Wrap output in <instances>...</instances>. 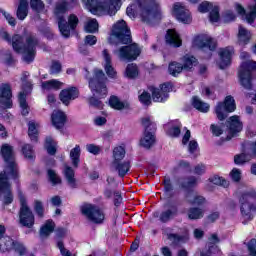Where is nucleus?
<instances>
[{
  "instance_id": "1",
  "label": "nucleus",
  "mask_w": 256,
  "mask_h": 256,
  "mask_svg": "<svg viewBox=\"0 0 256 256\" xmlns=\"http://www.w3.org/2000/svg\"><path fill=\"white\" fill-rule=\"evenodd\" d=\"M0 37L9 45H12L15 53H21L23 61L25 63H33L35 61V55L37 53V45H39V39L34 35H30L26 38L19 34H15L12 37L9 33L2 31Z\"/></svg>"
},
{
  "instance_id": "2",
  "label": "nucleus",
  "mask_w": 256,
  "mask_h": 256,
  "mask_svg": "<svg viewBox=\"0 0 256 256\" xmlns=\"http://www.w3.org/2000/svg\"><path fill=\"white\" fill-rule=\"evenodd\" d=\"M129 17H134L135 13L140 15L144 23H151L161 19V10L155 0H137L126 9Z\"/></svg>"
},
{
  "instance_id": "3",
  "label": "nucleus",
  "mask_w": 256,
  "mask_h": 256,
  "mask_svg": "<svg viewBox=\"0 0 256 256\" xmlns=\"http://www.w3.org/2000/svg\"><path fill=\"white\" fill-rule=\"evenodd\" d=\"M66 13H67V1L65 0L58 1L54 9V15L58 20V27L61 35L67 38L69 37V35H71V30L75 31V29L77 28V25H79V18H77L75 14H72L69 16L68 24H67V20H65Z\"/></svg>"
},
{
  "instance_id": "4",
  "label": "nucleus",
  "mask_w": 256,
  "mask_h": 256,
  "mask_svg": "<svg viewBox=\"0 0 256 256\" xmlns=\"http://www.w3.org/2000/svg\"><path fill=\"white\" fill-rule=\"evenodd\" d=\"M1 155L6 163L5 170L0 172L1 175H9L10 179L19 181V168L17 162H15V152L13 146L9 144H3L1 147Z\"/></svg>"
},
{
  "instance_id": "5",
  "label": "nucleus",
  "mask_w": 256,
  "mask_h": 256,
  "mask_svg": "<svg viewBox=\"0 0 256 256\" xmlns=\"http://www.w3.org/2000/svg\"><path fill=\"white\" fill-rule=\"evenodd\" d=\"M109 41L111 45H117V43L129 45V43H132L131 30H129L124 20H120L114 24Z\"/></svg>"
},
{
  "instance_id": "6",
  "label": "nucleus",
  "mask_w": 256,
  "mask_h": 256,
  "mask_svg": "<svg viewBox=\"0 0 256 256\" xmlns=\"http://www.w3.org/2000/svg\"><path fill=\"white\" fill-rule=\"evenodd\" d=\"M240 211L242 217L251 221L253 219V211H256V192L255 190H249L244 192L240 196Z\"/></svg>"
},
{
  "instance_id": "7",
  "label": "nucleus",
  "mask_w": 256,
  "mask_h": 256,
  "mask_svg": "<svg viewBox=\"0 0 256 256\" xmlns=\"http://www.w3.org/2000/svg\"><path fill=\"white\" fill-rule=\"evenodd\" d=\"M105 81H107V77H105L103 70L94 69V76L89 80V87L94 97H99V99L107 97V86H105Z\"/></svg>"
},
{
  "instance_id": "8",
  "label": "nucleus",
  "mask_w": 256,
  "mask_h": 256,
  "mask_svg": "<svg viewBox=\"0 0 256 256\" xmlns=\"http://www.w3.org/2000/svg\"><path fill=\"white\" fill-rule=\"evenodd\" d=\"M18 197L20 201L19 221L22 227L31 229L35 225V215L29 205H27V199L21 190H18Z\"/></svg>"
},
{
  "instance_id": "9",
  "label": "nucleus",
  "mask_w": 256,
  "mask_h": 256,
  "mask_svg": "<svg viewBox=\"0 0 256 256\" xmlns=\"http://www.w3.org/2000/svg\"><path fill=\"white\" fill-rule=\"evenodd\" d=\"M142 125L145 130L143 137L140 139V145L144 147V149H151V147L155 145V131H157V125L151 121L149 117L142 119Z\"/></svg>"
},
{
  "instance_id": "10",
  "label": "nucleus",
  "mask_w": 256,
  "mask_h": 256,
  "mask_svg": "<svg viewBox=\"0 0 256 256\" xmlns=\"http://www.w3.org/2000/svg\"><path fill=\"white\" fill-rule=\"evenodd\" d=\"M82 3L93 15H97V13H108L110 16L115 15L111 14L113 7H115V3L112 0H82Z\"/></svg>"
},
{
  "instance_id": "11",
  "label": "nucleus",
  "mask_w": 256,
  "mask_h": 256,
  "mask_svg": "<svg viewBox=\"0 0 256 256\" xmlns=\"http://www.w3.org/2000/svg\"><path fill=\"white\" fill-rule=\"evenodd\" d=\"M255 69L256 62L253 60H247L241 64L238 75L240 83L242 87H244V89L249 90L251 89V87H253V85L251 84V72L255 71Z\"/></svg>"
},
{
  "instance_id": "12",
  "label": "nucleus",
  "mask_w": 256,
  "mask_h": 256,
  "mask_svg": "<svg viewBox=\"0 0 256 256\" xmlns=\"http://www.w3.org/2000/svg\"><path fill=\"white\" fill-rule=\"evenodd\" d=\"M81 213L85 215L86 219L91 221V223L101 224L105 220V214L101 211V208L93 204L82 205Z\"/></svg>"
},
{
  "instance_id": "13",
  "label": "nucleus",
  "mask_w": 256,
  "mask_h": 256,
  "mask_svg": "<svg viewBox=\"0 0 256 256\" xmlns=\"http://www.w3.org/2000/svg\"><path fill=\"white\" fill-rule=\"evenodd\" d=\"M114 55H117L120 61H135L141 55V48H139V45L133 43L115 50Z\"/></svg>"
},
{
  "instance_id": "14",
  "label": "nucleus",
  "mask_w": 256,
  "mask_h": 256,
  "mask_svg": "<svg viewBox=\"0 0 256 256\" xmlns=\"http://www.w3.org/2000/svg\"><path fill=\"white\" fill-rule=\"evenodd\" d=\"M9 177L11 176L8 174H0V200L3 205H11L14 199Z\"/></svg>"
},
{
  "instance_id": "15",
  "label": "nucleus",
  "mask_w": 256,
  "mask_h": 256,
  "mask_svg": "<svg viewBox=\"0 0 256 256\" xmlns=\"http://www.w3.org/2000/svg\"><path fill=\"white\" fill-rule=\"evenodd\" d=\"M235 109H237L235 106V99H233V96H227L224 102H219L216 105L215 113L217 115V119H219V121H225V119H227V115H229V113H233Z\"/></svg>"
},
{
  "instance_id": "16",
  "label": "nucleus",
  "mask_w": 256,
  "mask_h": 256,
  "mask_svg": "<svg viewBox=\"0 0 256 256\" xmlns=\"http://www.w3.org/2000/svg\"><path fill=\"white\" fill-rule=\"evenodd\" d=\"M27 77H29V72H23L21 81L23 83V91L19 93L18 101L21 107V113L24 116L29 115V105H27V91H31V82H27Z\"/></svg>"
},
{
  "instance_id": "17",
  "label": "nucleus",
  "mask_w": 256,
  "mask_h": 256,
  "mask_svg": "<svg viewBox=\"0 0 256 256\" xmlns=\"http://www.w3.org/2000/svg\"><path fill=\"white\" fill-rule=\"evenodd\" d=\"M172 13L181 23H191V12H189V9H187L183 3H174Z\"/></svg>"
},
{
  "instance_id": "18",
  "label": "nucleus",
  "mask_w": 256,
  "mask_h": 256,
  "mask_svg": "<svg viewBox=\"0 0 256 256\" xmlns=\"http://www.w3.org/2000/svg\"><path fill=\"white\" fill-rule=\"evenodd\" d=\"M193 46L199 49H209V51H215L217 42L207 35H198L193 40Z\"/></svg>"
},
{
  "instance_id": "19",
  "label": "nucleus",
  "mask_w": 256,
  "mask_h": 256,
  "mask_svg": "<svg viewBox=\"0 0 256 256\" xmlns=\"http://www.w3.org/2000/svg\"><path fill=\"white\" fill-rule=\"evenodd\" d=\"M12 97L11 85L2 84L0 86V105L5 109H11V107H13Z\"/></svg>"
},
{
  "instance_id": "20",
  "label": "nucleus",
  "mask_w": 256,
  "mask_h": 256,
  "mask_svg": "<svg viewBox=\"0 0 256 256\" xmlns=\"http://www.w3.org/2000/svg\"><path fill=\"white\" fill-rule=\"evenodd\" d=\"M167 207H168V209H166L160 213L159 221H161V223H169V221H171V219H173L174 217H177V215H179V208L177 207V205L168 203Z\"/></svg>"
},
{
  "instance_id": "21",
  "label": "nucleus",
  "mask_w": 256,
  "mask_h": 256,
  "mask_svg": "<svg viewBox=\"0 0 256 256\" xmlns=\"http://www.w3.org/2000/svg\"><path fill=\"white\" fill-rule=\"evenodd\" d=\"M220 55V61H219V67L221 69H226V67H229L231 65V57H233V47L229 46L226 48H222L219 51Z\"/></svg>"
},
{
  "instance_id": "22",
  "label": "nucleus",
  "mask_w": 256,
  "mask_h": 256,
  "mask_svg": "<svg viewBox=\"0 0 256 256\" xmlns=\"http://www.w3.org/2000/svg\"><path fill=\"white\" fill-rule=\"evenodd\" d=\"M52 125L55 129H63L65 127V123H67V115L61 110H54L52 115Z\"/></svg>"
},
{
  "instance_id": "23",
  "label": "nucleus",
  "mask_w": 256,
  "mask_h": 256,
  "mask_svg": "<svg viewBox=\"0 0 256 256\" xmlns=\"http://www.w3.org/2000/svg\"><path fill=\"white\" fill-rule=\"evenodd\" d=\"M103 59H104V69L106 71V75L108 77H111L112 79H115L117 77V72L115 71V68H113L112 60H111V54H109V50L104 49L102 52Z\"/></svg>"
},
{
  "instance_id": "24",
  "label": "nucleus",
  "mask_w": 256,
  "mask_h": 256,
  "mask_svg": "<svg viewBox=\"0 0 256 256\" xmlns=\"http://www.w3.org/2000/svg\"><path fill=\"white\" fill-rule=\"evenodd\" d=\"M59 97L64 105H69V101H73L79 97V91L75 87L64 89L60 92Z\"/></svg>"
},
{
  "instance_id": "25",
  "label": "nucleus",
  "mask_w": 256,
  "mask_h": 256,
  "mask_svg": "<svg viewBox=\"0 0 256 256\" xmlns=\"http://www.w3.org/2000/svg\"><path fill=\"white\" fill-rule=\"evenodd\" d=\"M227 127L230 133L235 135L236 133H241V131H243V122H241L239 116L235 115L227 120Z\"/></svg>"
},
{
  "instance_id": "26",
  "label": "nucleus",
  "mask_w": 256,
  "mask_h": 256,
  "mask_svg": "<svg viewBox=\"0 0 256 256\" xmlns=\"http://www.w3.org/2000/svg\"><path fill=\"white\" fill-rule=\"evenodd\" d=\"M112 169L117 171L119 177H125L131 169V162L129 161H113L112 162Z\"/></svg>"
},
{
  "instance_id": "27",
  "label": "nucleus",
  "mask_w": 256,
  "mask_h": 256,
  "mask_svg": "<svg viewBox=\"0 0 256 256\" xmlns=\"http://www.w3.org/2000/svg\"><path fill=\"white\" fill-rule=\"evenodd\" d=\"M166 43L171 47H181L183 42L175 30L169 29L166 33Z\"/></svg>"
},
{
  "instance_id": "28",
  "label": "nucleus",
  "mask_w": 256,
  "mask_h": 256,
  "mask_svg": "<svg viewBox=\"0 0 256 256\" xmlns=\"http://www.w3.org/2000/svg\"><path fill=\"white\" fill-rule=\"evenodd\" d=\"M150 91L152 93V99L155 103H163L169 99V94L163 93L161 88L151 86Z\"/></svg>"
},
{
  "instance_id": "29",
  "label": "nucleus",
  "mask_w": 256,
  "mask_h": 256,
  "mask_svg": "<svg viewBox=\"0 0 256 256\" xmlns=\"http://www.w3.org/2000/svg\"><path fill=\"white\" fill-rule=\"evenodd\" d=\"M63 174L65 179L67 180L68 185L72 187V189H75L77 187V184L75 183V171L71 166L65 165Z\"/></svg>"
},
{
  "instance_id": "30",
  "label": "nucleus",
  "mask_w": 256,
  "mask_h": 256,
  "mask_svg": "<svg viewBox=\"0 0 256 256\" xmlns=\"http://www.w3.org/2000/svg\"><path fill=\"white\" fill-rule=\"evenodd\" d=\"M205 210L199 207H191L188 209L187 216L191 221H197V219H203Z\"/></svg>"
},
{
  "instance_id": "31",
  "label": "nucleus",
  "mask_w": 256,
  "mask_h": 256,
  "mask_svg": "<svg viewBox=\"0 0 256 256\" xmlns=\"http://www.w3.org/2000/svg\"><path fill=\"white\" fill-rule=\"evenodd\" d=\"M29 2L27 0H20L16 15L20 21H23L29 13Z\"/></svg>"
},
{
  "instance_id": "32",
  "label": "nucleus",
  "mask_w": 256,
  "mask_h": 256,
  "mask_svg": "<svg viewBox=\"0 0 256 256\" xmlns=\"http://www.w3.org/2000/svg\"><path fill=\"white\" fill-rule=\"evenodd\" d=\"M15 247V241L11 239L9 236H5L0 239V251L2 253H7V251H11Z\"/></svg>"
},
{
  "instance_id": "33",
  "label": "nucleus",
  "mask_w": 256,
  "mask_h": 256,
  "mask_svg": "<svg viewBox=\"0 0 256 256\" xmlns=\"http://www.w3.org/2000/svg\"><path fill=\"white\" fill-rule=\"evenodd\" d=\"M70 159L72 161L73 167L77 169V167H79V163L81 162V146L76 145L70 151Z\"/></svg>"
},
{
  "instance_id": "34",
  "label": "nucleus",
  "mask_w": 256,
  "mask_h": 256,
  "mask_svg": "<svg viewBox=\"0 0 256 256\" xmlns=\"http://www.w3.org/2000/svg\"><path fill=\"white\" fill-rule=\"evenodd\" d=\"M109 104L112 109H116L117 111H121L122 109H129L128 102H122L116 96L110 97Z\"/></svg>"
},
{
  "instance_id": "35",
  "label": "nucleus",
  "mask_w": 256,
  "mask_h": 256,
  "mask_svg": "<svg viewBox=\"0 0 256 256\" xmlns=\"http://www.w3.org/2000/svg\"><path fill=\"white\" fill-rule=\"evenodd\" d=\"M182 63H183L182 67L185 71H191V68L197 65V58L187 54L183 56Z\"/></svg>"
},
{
  "instance_id": "36",
  "label": "nucleus",
  "mask_w": 256,
  "mask_h": 256,
  "mask_svg": "<svg viewBox=\"0 0 256 256\" xmlns=\"http://www.w3.org/2000/svg\"><path fill=\"white\" fill-rule=\"evenodd\" d=\"M192 105L194 109H197V111H200L201 113H207L209 111V104L201 101L197 96L192 98Z\"/></svg>"
},
{
  "instance_id": "37",
  "label": "nucleus",
  "mask_w": 256,
  "mask_h": 256,
  "mask_svg": "<svg viewBox=\"0 0 256 256\" xmlns=\"http://www.w3.org/2000/svg\"><path fill=\"white\" fill-rule=\"evenodd\" d=\"M53 231H55V222L53 220H47L40 229V236L49 237V234L53 233Z\"/></svg>"
},
{
  "instance_id": "38",
  "label": "nucleus",
  "mask_w": 256,
  "mask_h": 256,
  "mask_svg": "<svg viewBox=\"0 0 256 256\" xmlns=\"http://www.w3.org/2000/svg\"><path fill=\"white\" fill-rule=\"evenodd\" d=\"M252 155L249 152H242L234 156L235 165H245V163H249L251 161Z\"/></svg>"
},
{
  "instance_id": "39",
  "label": "nucleus",
  "mask_w": 256,
  "mask_h": 256,
  "mask_svg": "<svg viewBox=\"0 0 256 256\" xmlns=\"http://www.w3.org/2000/svg\"><path fill=\"white\" fill-rule=\"evenodd\" d=\"M238 39L240 43L247 45L251 39V32L243 26H239Z\"/></svg>"
},
{
  "instance_id": "40",
  "label": "nucleus",
  "mask_w": 256,
  "mask_h": 256,
  "mask_svg": "<svg viewBox=\"0 0 256 256\" xmlns=\"http://www.w3.org/2000/svg\"><path fill=\"white\" fill-rule=\"evenodd\" d=\"M61 87H63V82L55 79L42 82V89H45L46 91H51V89L58 90L61 89Z\"/></svg>"
},
{
  "instance_id": "41",
  "label": "nucleus",
  "mask_w": 256,
  "mask_h": 256,
  "mask_svg": "<svg viewBox=\"0 0 256 256\" xmlns=\"http://www.w3.org/2000/svg\"><path fill=\"white\" fill-rule=\"evenodd\" d=\"M219 236L217 234H211L210 237L208 238V252L209 253H215L217 249V243H219Z\"/></svg>"
},
{
  "instance_id": "42",
  "label": "nucleus",
  "mask_w": 256,
  "mask_h": 256,
  "mask_svg": "<svg viewBox=\"0 0 256 256\" xmlns=\"http://www.w3.org/2000/svg\"><path fill=\"white\" fill-rule=\"evenodd\" d=\"M168 71L173 77H177L183 71V64L179 62H171L168 66Z\"/></svg>"
},
{
  "instance_id": "43",
  "label": "nucleus",
  "mask_w": 256,
  "mask_h": 256,
  "mask_svg": "<svg viewBox=\"0 0 256 256\" xmlns=\"http://www.w3.org/2000/svg\"><path fill=\"white\" fill-rule=\"evenodd\" d=\"M34 211L39 219H43V217H45V206L41 200L34 201Z\"/></svg>"
},
{
  "instance_id": "44",
  "label": "nucleus",
  "mask_w": 256,
  "mask_h": 256,
  "mask_svg": "<svg viewBox=\"0 0 256 256\" xmlns=\"http://www.w3.org/2000/svg\"><path fill=\"white\" fill-rule=\"evenodd\" d=\"M84 29L86 33H95L99 29V23L96 19H90L86 22Z\"/></svg>"
},
{
  "instance_id": "45",
  "label": "nucleus",
  "mask_w": 256,
  "mask_h": 256,
  "mask_svg": "<svg viewBox=\"0 0 256 256\" xmlns=\"http://www.w3.org/2000/svg\"><path fill=\"white\" fill-rule=\"evenodd\" d=\"M45 149L49 155H55L57 148L55 147V141L51 137H46Z\"/></svg>"
},
{
  "instance_id": "46",
  "label": "nucleus",
  "mask_w": 256,
  "mask_h": 256,
  "mask_svg": "<svg viewBox=\"0 0 256 256\" xmlns=\"http://www.w3.org/2000/svg\"><path fill=\"white\" fill-rule=\"evenodd\" d=\"M113 161H123L125 159V148L123 146H117L113 150Z\"/></svg>"
},
{
  "instance_id": "47",
  "label": "nucleus",
  "mask_w": 256,
  "mask_h": 256,
  "mask_svg": "<svg viewBox=\"0 0 256 256\" xmlns=\"http://www.w3.org/2000/svg\"><path fill=\"white\" fill-rule=\"evenodd\" d=\"M126 75L129 79H135L139 75V68L137 64H128L126 67Z\"/></svg>"
},
{
  "instance_id": "48",
  "label": "nucleus",
  "mask_w": 256,
  "mask_h": 256,
  "mask_svg": "<svg viewBox=\"0 0 256 256\" xmlns=\"http://www.w3.org/2000/svg\"><path fill=\"white\" fill-rule=\"evenodd\" d=\"M37 127H39V124H36L35 122L28 123V135L31 141H37Z\"/></svg>"
},
{
  "instance_id": "49",
  "label": "nucleus",
  "mask_w": 256,
  "mask_h": 256,
  "mask_svg": "<svg viewBox=\"0 0 256 256\" xmlns=\"http://www.w3.org/2000/svg\"><path fill=\"white\" fill-rule=\"evenodd\" d=\"M22 153L26 159H35V151L31 144H24L22 146Z\"/></svg>"
},
{
  "instance_id": "50",
  "label": "nucleus",
  "mask_w": 256,
  "mask_h": 256,
  "mask_svg": "<svg viewBox=\"0 0 256 256\" xmlns=\"http://www.w3.org/2000/svg\"><path fill=\"white\" fill-rule=\"evenodd\" d=\"M0 60L3 63H6V65H12V63H13V56L11 55V51H9V50L1 51V53H0Z\"/></svg>"
},
{
  "instance_id": "51",
  "label": "nucleus",
  "mask_w": 256,
  "mask_h": 256,
  "mask_svg": "<svg viewBox=\"0 0 256 256\" xmlns=\"http://www.w3.org/2000/svg\"><path fill=\"white\" fill-rule=\"evenodd\" d=\"M30 6L33 11H37V13H41L43 9H45V4L41 0H30Z\"/></svg>"
},
{
  "instance_id": "52",
  "label": "nucleus",
  "mask_w": 256,
  "mask_h": 256,
  "mask_svg": "<svg viewBox=\"0 0 256 256\" xmlns=\"http://www.w3.org/2000/svg\"><path fill=\"white\" fill-rule=\"evenodd\" d=\"M211 183L214 185H220L221 187H229V181L225 180V178L220 176H213L210 178Z\"/></svg>"
},
{
  "instance_id": "53",
  "label": "nucleus",
  "mask_w": 256,
  "mask_h": 256,
  "mask_svg": "<svg viewBox=\"0 0 256 256\" xmlns=\"http://www.w3.org/2000/svg\"><path fill=\"white\" fill-rule=\"evenodd\" d=\"M47 173L48 179L52 183V185H59L61 183V178L59 177V175H57L56 172H54V170L49 169Z\"/></svg>"
},
{
  "instance_id": "54",
  "label": "nucleus",
  "mask_w": 256,
  "mask_h": 256,
  "mask_svg": "<svg viewBox=\"0 0 256 256\" xmlns=\"http://www.w3.org/2000/svg\"><path fill=\"white\" fill-rule=\"evenodd\" d=\"M195 185H197V178H195V176H191L181 183L184 189H191V187H195Z\"/></svg>"
},
{
  "instance_id": "55",
  "label": "nucleus",
  "mask_w": 256,
  "mask_h": 256,
  "mask_svg": "<svg viewBox=\"0 0 256 256\" xmlns=\"http://www.w3.org/2000/svg\"><path fill=\"white\" fill-rule=\"evenodd\" d=\"M210 21L211 23H217L219 21V7L213 6L210 9Z\"/></svg>"
},
{
  "instance_id": "56",
  "label": "nucleus",
  "mask_w": 256,
  "mask_h": 256,
  "mask_svg": "<svg viewBox=\"0 0 256 256\" xmlns=\"http://www.w3.org/2000/svg\"><path fill=\"white\" fill-rule=\"evenodd\" d=\"M61 62L53 61L50 67V75H59L61 73Z\"/></svg>"
},
{
  "instance_id": "57",
  "label": "nucleus",
  "mask_w": 256,
  "mask_h": 256,
  "mask_svg": "<svg viewBox=\"0 0 256 256\" xmlns=\"http://www.w3.org/2000/svg\"><path fill=\"white\" fill-rule=\"evenodd\" d=\"M57 247L62 256H76L75 254L71 253V251L67 250V248H65V244H63V241H58Z\"/></svg>"
},
{
  "instance_id": "58",
  "label": "nucleus",
  "mask_w": 256,
  "mask_h": 256,
  "mask_svg": "<svg viewBox=\"0 0 256 256\" xmlns=\"http://www.w3.org/2000/svg\"><path fill=\"white\" fill-rule=\"evenodd\" d=\"M197 192L195 190H190L186 193V201L190 205H195L196 203V198H197Z\"/></svg>"
},
{
  "instance_id": "59",
  "label": "nucleus",
  "mask_w": 256,
  "mask_h": 256,
  "mask_svg": "<svg viewBox=\"0 0 256 256\" xmlns=\"http://www.w3.org/2000/svg\"><path fill=\"white\" fill-rule=\"evenodd\" d=\"M168 135H170V137H179V135H181V124H178L176 126H172L168 130Z\"/></svg>"
},
{
  "instance_id": "60",
  "label": "nucleus",
  "mask_w": 256,
  "mask_h": 256,
  "mask_svg": "<svg viewBox=\"0 0 256 256\" xmlns=\"http://www.w3.org/2000/svg\"><path fill=\"white\" fill-rule=\"evenodd\" d=\"M222 19L224 23H231V21H235V13H233L231 10H228L224 12Z\"/></svg>"
},
{
  "instance_id": "61",
  "label": "nucleus",
  "mask_w": 256,
  "mask_h": 256,
  "mask_svg": "<svg viewBox=\"0 0 256 256\" xmlns=\"http://www.w3.org/2000/svg\"><path fill=\"white\" fill-rule=\"evenodd\" d=\"M230 177L232 181H234L235 183H239V181H241V170L237 168L232 169V171L230 172Z\"/></svg>"
},
{
  "instance_id": "62",
  "label": "nucleus",
  "mask_w": 256,
  "mask_h": 256,
  "mask_svg": "<svg viewBox=\"0 0 256 256\" xmlns=\"http://www.w3.org/2000/svg\"><path fill=\"white\" fill-rule=\"evenodd\" d=\"M139 101L143 103V105H149L151 103V94L148 92H143L139 96Z\"/></svg>"
},
{
  "instance_id": "63",
  "label": "nucleus",
  "mask_w": 256,
  "mask_h": 256,
  "mask_svg": "<svg viewBox=\"0 0 256 256\" xmlns=\"http://www.w3.org/2000/svg\"><path fill=\"white\" fill-rule=\"evenodd\" d=\"M210 9H213V5L209 2H203L198 6V11L200 13H207Z\"/></svg>"
},
{
  "instance_id": "64",
  "label": "nucleus",
  "mask_w": 256,
  "mask_h": 256,
  "mask_svg": "<svg viewBox=\"0 0 256 256\" xmlns=\"http://www.w3.org/2000/svg\"><path fill=\"white\" fill-rule=\"evenodd\" d=\"M248 251L250 253V256H256V239L253 238L248 243Z\"/></svg>"
}]
</instances>
